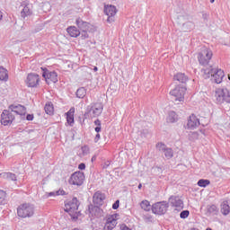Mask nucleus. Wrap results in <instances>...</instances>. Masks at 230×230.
<instances>
[{
	"mask_svg": "<svg viewBox=\"0 0 230 230\" xmlns=\"http://www.w3.org/2000/svg\"><path fill=\"white\" fill-rule=\"evenodd\" d=\"M17 215L20 218H31L35 215V205L31 203H22L17 208Z\"/></svg>",
	"mask_w": 230,
	"mask_h": 230,
	"instance_id": "1",
	"label": "nucleus"
},
{
	"mask_svg": "<svg viewBox=\"0 0 230 230\" xmlns=\"http://www.w3.org/2000/svg\"><path fill=\"white\" fill-rule=\"evenodd\" d=\"M211 58H213V51L208 48H203L198 54L199 66H209Z\"/></svg>",
	"mask_w": 230,
	"mask_h": 230,
	"instance_id": "2",
	"label": "nucleus"
},
{
	"mask_svg": "<svg viewBox=\"0 0 230 230\" xmlns=\"http://www.w3.org/2000/svg\"><path fill=\"white\" fill-rule=\"evenodd\" d=\"M102 112H103V104L102 102H95L87 107L84 116L90 114L91 118H98L102 116Z\"/></svg>",
	"mask_w": 230,
	"mask_h": 230,
	"instance_id": "3",
	"label": "nucleus"
},
{
	"mask_svg": "<svg viewBox=\"0 0 230 230\" xmlns=\"http://www.w3.org/2000/svg\"><path fill=\"white\" fill-rule=\"evenodd\" d=\"M186 90V85L177 84L174 89L171 90L170 94L171 96H173L174 102H184Z\"/></svg>",
	"mask_w": 230,
	"mask_h": 230,
	"instance_id": "4",
	"label": "nucleus"
},
{
	"mask_svg": "<svg viewBox=\"0 0 230 230\" xmlns=\"http://www.w3.org/2000/svg\"><path fill=\"white\" fill-rule=\"evenodd\" d=\"M170 208V203L168 201H158L152 206V211L155 215H166Z\"/></svg>",
	"mask_w": 230,
	"mask_h": 230,
	"instance_id": "5",
	"label": "nucleus"
},
{
	"mask_svg": "<svg viewBox=\"0 0 230 230\" xmlns=\"http://www.w3.org/2000/svg\"><path fill=\"white\" fill-rule=\"evenodd\" d=\"M41 71L45 82H52V84H57V82H58V74L56 71H50L47 67H41Z\"/></svg>",
	"mask_w": 230,
	"mask_h": 230,
	"instance_id": "6",
	"label": "nucleus"
},
{
	"mask_svg": "<svg viewBox=\"0 0 230 230\" xmlns=\"http://www.w3.org/2000/svg\"><path fill=\"white\" fill-rule=\"evenodd\" d=\"M84 181H85V174L78 171L71 174L68 182L73 186H82Z\"/></svg>",
	"mask_w": 230,
	"mask_h": 230,
	"instance_id": "7",
	"label": "nucleus"
},
{
	"mask_svg": "<svg viewBox=\"0 0 230 230\" xmlns=\"http://www.w3.org/2000/svg\"><path fill=\"white\" fill-rule=\"evenodd\" d=\"M216 98L218 103H222V102H226V103H230V92L227 88H219L216 91Z\"/></svg>",
	"mask_w": 230,
	"mask_h": 230,
	"instance_id": "8",
	"label": "nucleus"
},
{
	"mask_svg": "<svg viewBox=\"0 0 230 230\" xmlns=\"http://www.w3.org/2000/svg\"><path fill=\"white\" fill-rule=\"evenodd\" d=\"M104 13L107 15V22H114L116 19V13H118V9L114 5H104Z\"/></svg>",
	"mask_w": 230,
	"mask_h": 230,
	"instance_id": "9",
	"label": "nucleus"
},
{
	"mask_svg": "<svg viewBox=\"0 0 230 230\" xmlns=\"http://www.w3.org/2000/svg\"><path fill=\"white\" fill-rule=\"evenodd\" d=\"M78 206H80L78 199L73 198L72 200L65 204V211L69 215H73L78 211Z\"/></svg>",
	"mask_w": 230,
	"mask_h": 230,
	"instance_id": "10",
	"label": "nucleus"
},
{
	"mask_svg": "<svg viewBox=\"0 0 230 230\" xmlns=\"http://www.w3.org/2000/svg\"><path fill=\"white\" fill-rule=\"evenodd\" d=\"M13 119H15V116L11 113L8 110H4L1 114V123L6 127L8 125H12Z\"/></svg>",
	"mask_w": 230,
	"mask_h": 230,
	"instance_id": "11",
	"label": "nucleus"
},
{
	"mask_svg": "<svg viewBox=\"0 0 230 230\" xmlns=\"http://www.w3.org/2000/svg\"><path fill=\"white\" fill-rule=\"evenodd\" d=\"M39 82H40V77H39V75L35 73L29 74L25 80L27 87H37L39 85Z\"/></svg>",
	"mask_w": 230,
	"mask_h": 230,
	"instance_id": "12",
	"label": "nucleus"
},
{
	"mask_svg": "<svg viewBox=\"0 0 230 230\" xmlns=\"http://www.w3.org/2000/svg\"><path fill=\"white\" fill-rule=\"evenodd\" d=\"M9 111H11V112H14L18 116H21L22 119H24V116H26V107L21 104H11L9 106Z\"/></svg>",
	"mask_w": 230,
	"mask_h": 230,
	"instance_id": "13",
	"label": "nucleus"
},
{
	"mask_svg": "<svg viewBox=\"0 0 230 230\" xmlns=\"http://www.w3.org/2000/svg\"><path fill=\"white\" fill-rule=\"evenodd\" d=\"M199 125H200V120H199L195 114H191L188 119L187 128L190 130H195Z\"/></svg>",
	"mask_w": 230,
	"mask_h": 230,
	"instance_id": "14",
	"label": "nucleus"
},
{
	"mask_svg": "<svg viewBox=\"0 0 230 230\" xmlns=\"http://www.w3.org/2000/svg\"><path fill=\"white\" fill-rule=\"evenodd\" d=\"M224 76H226L224 70L214 68L212 77L214 78L216 84H222V80H224Z\"/></svg>",
	"mask_w": 230,
	"mask_h": 230,
	"instance_id": "15",
	"label": "nucleus"
},
{
	"mask_svg": "<svg viewBox=\"0 0 230 230\" xmlns=\"http://www.w3.org/2000/svg\"><path fill=\"white\" fill-rule=\"evenodd\" d=\"M105 200V194L101 191H97L93 196V202L96 206H102L103 201Z\"/></svg>",
	"mask_w": 230,
	"mask_h": 230,
	"instance_id": "16",
	"label": "nucleus"
},
{
	"mask_svg": "<svg viewBox=\"0 0 230 230\" xmlns=\"http://www.w3.org/2000/svg\"><path fill=\"white\" fill-rule=\"evenodd\" d=\"M173 80L174 82H179V84H181V85H186L189 78L188 75H186L184 73H177L174 75Z\"/></svg>",
	"mask_w": 230,
	"mask_h": 230,
	"instance_id": "17",
	"label": "nucleus"
},
{
	"mask_svg": "<svg viewBox=\"0 0 230 230\" xmlns=\"http://www.w3.org/2000/svg\"><path fill=\"white\" fill-rule=\"evenodd\" d=\"M88 210L90 215L97 217H102V213H103V210L100 207L94 205H89Z\"/></svg>",
	"mask_w": 230,
	"mask_h": 230,
	"instance_id": "18",
	"label": "nucleus"
},
{
	"mask_svg": "<svg viewBox=\"0 0 230 230\" xmlns=\"http://www.w3.org/2000/svg\"><path fill=\"white\" fill-rule=\"evenodd\" d=\"M75 24L81 31H89V22L82 20V18H77Z\"/></svg>",
	"mask_w": 230,
	"mask_h": 230,
	"instance_id": "19",
	"label": "nucleus"
},
{
	"mask_svg": "<svg viewBox=\"0 0 230 230\" xmlns=\"http://www.w3.org/2000/svg\"><path fill=\"white\" fill-rule=\"evenodd\" d=\"M169 202L172 204L174 208H182L184 206V202L179 197L171 196L169 198Z\"/></svg>",
	"mask_w": 230,
	"mask_h": 230,
	"instance_id": "20",
	"label": "nucleus"
},
{
	"mask_svg": "<svg viewBox=\"0 0 230 230\" xmlns=\"http://www.w3.org/2000/svg\"><path fill=\"white\" fill-rule=\"evenodd\" d=\"M220 211H221L222 215H224V217H227V215H229V213H230L229 201L224 200L220 204Z\"/></svg>",
	"mask_w": 230,
	"mask_h": 230,
	"instance_id": "21",
	"label": "nucleus"
},
{
	"mask_svg": "<svg viewBox=\"0 0 230 230\" xmlns=\"http://www.w3.org/2000/svg\"><path fill=\"white\" fill-rule=\"evenodd\" d=\"M218 207H217V205L213 204V205H208L207 207V214L209 217H216L217 215H218Z\"/></svg>",
	"mask_w": 230,
	"mask_h": 230,
	"instance_id": "22",
	"label": "nucleus"
},
{
	"mask_svg": "<svg viewBox=\"0 0 230 230\" xmlns=\"http://www.w3.org/2000/svg\"><path fill=\"white\" fill-rule=\"evenodd\" d=\"M67 33L70 35V37H79V35L82 33L80 31L75 27V26H70L66 29Z\"/></svg>",
	"mask_w": 230,
	"mask_h": 230,
	"instance_id": "23",
	"label": "nucleus"
},
{
	"mask_svg": "<svg viewBox=\"0 0 230 230\" xmlns=\"http://www.w3.org/2000/svg\"><path fill=\"white\" fill-rule=\"evenodd\" d=\"M201 73L203 75V78H205V80H208V78L213 76V73H215V68H213V66H210V68L201 69Z\"/></svg>",
	"mask_w": 230,
	"mask_h": 230,
	"instance_id": "24",
	"label": "nucleus"
},
{
	"mask_svg": "<svg viewBox=\"0 0 230 230\" xmlns=\"http://www.w3.org/2000/svg\"><path fill=\"white\" fill-rule=\"evenodd\" d=\"M114 227H116V219L108 218L104 225L103 230H112Z\"/></svg>",
	"mask_w": 230,
	"mask_h": 230,
	"instance_id": "25",
	"label": "nucleus"
},
{
	"mask_svg": "<svg viewBox=\"0 0 230 230\" xmlns=\"http://www.w3.org/2000/svg\"><path fill=\"white\" fill-rule=\"evenodd\" d=\"M33 13V11H31V8H30V5L27 4L23 7L22 11L21 12V17L23 19H26V17H30Z\"/></svg>",
	"mask_w": 230,
	"mask_h": 230,
	"instance_id": "26",
	"label": "nucleus"
},
{
	"mask_svg": "<svg viewBox=\"0 0 230 230\" xmlns=\"http://www.w3.org/2000/svg\"><path fill=\"white\" fill-rule=\"evenodd\" d=\"M1 176L6 181H13L14 182L17 181V176L13 172H3Z\"/></svg>",
	"mask_w": 230,
	"mask_h": 230,
	"instance_id": "27",
	"label": "nucleus"
},
{
	"mask_svg": "<svg viewBox=\"0 0 230 230\" xmlns=\"http://www.w3.org/2000/svg\"><path fill=\"white\" fill-rule=\"evenodd\" d=\"M0 80L2 82H6L8 80V71L3 66H0Z\"/></svg>",
	"mask_w": 230,
	"mask_h": 230,
	"instance_id": "28",
	"label": "nucleus"
},
{
	"mask_svg": "<svg viewBox=\"0 0 230 230\" xmlns=\"http://www.w3.org/2000/svg\"><path fill=\"white\" fill-rule=\"evenodd\" d=\"M178 118L175 111H170L167 116V123H176Z\"/></svg>",
	"mask_w": 230,
	"mask_h": 230,
	"instance_id": "29",
	"label": "nucleus"
},
{
	"mask_svg": "<svg viewBox=\"0 0 230 230\" xmlns=\"http://www.w3.org/2000/svg\"><path fill=\"white\" fill-rule=\"evenodd\" d=\"M44 111H45L46 114H49V116H51V114H53V112L55 111V110L53 108V103L47 102L45 104Z\"/></svg>",
	"mask_w": 230,
	"mask_h": 230,
	"instance_id": "30",
	"label": "nucleus"
},
{
	"mask_svg": "<svg viewBox=\"0 0 230 230\" xmlns=\"http://www.w3.org/2000/svg\"><path fill=\"white\" fill-rule=\"evenodd\" d=\"M87 94V90H85V88L84 87H80L79 89H77L76 93H75V96L76 98H85V95Z\"/></svg>",
	"mask_w": 230,
	"mask_h": 230,
	"instance_id": "31",
	"label": "nucleus"
},
{
	"mask_svg": "<svg viewBox=\"0 0 230 230\" xmlns=\"http://www.w3.org/2000/svg\"><path fill=\"white\" fill-rule=\"evenodd\" d=\"M140 208L144 209V211H150L152 209V206L150 205V201L148 200L141 201Z\"/></svg>",
	"mask_w": 230,
	"mask_h": 230,
	"instance_id": "32",
	"label": "nucleus"
},
{
	"mask_svg": "<svg viewBox=\"0 0 230 230\" xmlns=\"http://www.w3.org/2000/svg\"><path fill=\"white\" fill-rule=\"evenodd\" d=\"M195 28V24L191 22H187L182 24V30L185 31H191Z\"/></svg>",
	"mask_w": 230,
	"mask_h": 230,
	"instance_id": "33",
	"label": "nucleus"
},
{
	"mask_svg": "<svg viewBox=\"0 0 230 230\" xmlns=\"http://www.w3.org/2000/svg\"><path fill=\"white\" fill-rule=\"evenodd\" d=\"M167 148L168 146H166L163 142H159L156 144V149L158 150V152H163V154H165Z\"/></svg>",
	"mask_w": 230,
	"mask_h": 230,
	"instance_id": "34",
	"label": "nucleus"
},
{
	"mask_svg": "<svg viewBox=\"0 0 230 230\" xmlns=\"http://www.w3.org/2000/svg\"><path fill=\"white\" fill-rule=\"evenodd\" d=\"M209 184H211V181H209V180L200 179L198 181V186H199L200 188H206V186H209Z\"/></svg>",
	"mask_w": 230,
	"mask_h": 230,
	"instance_id": "35",
	"label": "nucleus"
},
{
	"mask_svg": "<svg viewBox=\"0 0 230 230\" xmlns=\"http://www.w3.org/2000/svg\"><path fill=\"white\" fill-rule=\"evenodd\" d=\"M6 192L3 190H0V205L4 206L6 204Z\"/></svg>",
	"mask_w": 230,
	"mask_h": 230,
	"instance_id": "36",
	"label": "nucleus"
},
{
	"mask_svg": "<svg viewBox=\"0 0 230 230\" xmlns=\"http://www.w3.org/2000/svg\"><path fill=\"white\" fill-rule=\"evenodd\" d=\"M164 154L166 159H172V157H173V149H172L171 147H168L165 153Z\"/></svg>",
	"mask_w": 230,
	"mask_h": 230,
	"instance_id": "37",
	"label": "nucleus"
},
{
	"mask_svg": "<svg viewBox=\"0 0 230 230\" xmlns=\"http://www.w3.org/2000/svg\"><path fill=\"white\" fill-rule=\"evenodd\" d=\"M143 220L146 224H152L154 222V217L150 215H145Z\"/></svg>",
	"mask_w": 230,
	"mask_h": 230,
	"instance_id": "38",
	"label": "nucleus"
},
{
	"mask_svg": "<svg viewBox=\"0 0 230 230\" xmlns=\"http://www.w3.org/2000/svg\"><path fill=\"white\" fill-rule=\"evenodd\" d=\"M188 217H190V210H182L181 213H180V217L181 218H188Z\"/></svg>",
	"mask_w": 230,
	"mask_h": 230,
	"instance_id": "39",
	"label": "nucleus"
},
{
	"mask_svg": "<svg viewBox=\"0 0 230 230\" xmlns=\"http://www.w3.org/2000/svg\"><path fill=\"white\" fill-rule=\"evenodd\" d=\"M66 121L70 124V126L75 123V116L74 115H66Z\"/></svg>",
	"mask_w": 230,
	"mask_h": 230,
	"instance_id": "40",
	"label": "nucleus"
},
{
	"mask_svg": "<svg viewBox=\"0 0 230 230\" xmlns=\"http://www.w3.org/2000/svg\"><path fill=\"white\" fill-rule=\"evenodd\" d=\"M109 166H111V161L110 160H107V161H105L102 164V170H107V168H109Z\"/></svg>",
	"mask_w": 230,
	"mask_h": 230,
	"instance_id": "41",
	"label": "nucleus"
},
{
	"mask_svg": "<svg viewBox=\"0 0 230 230\" xmlns=\"http://www.w3.org/2000/svg\"><path fill=\"white\" fill-rule=\"evenodd\" d=\"M81 150H82L83 154H84V155L89 154V146H82Z\"/></svg>",
	"mask_w": 230,
	"mask_h": 230,
	"instance_id": "42",
	"label": "nucleus"
},
{
	"mask_svg": "<svg viewBox=\"0 0 230 230\" xmlns=\"http://www.w3.org/2000/svg\"><path fill=\"white\" fill-rule=\"evenodd\" d=\"M119 208V199H117L113 205H112V209H118Z\"/></svg>",
	"mask_w": 230,
	"mask_h": 230,
	"instance_id": "43",
	"label": "nucleus"
},
{
	"mask_svg": "<svg viewBox=\"0 0 230 230\" xmlns=\"http://www.w3.org/2000/svg\"><path fill=\"white\" fill-rule=\"evenodd\" d=\"M66 115L68 116H75V107H72L67 112Z\"/></svg>",
	"mask_w": 230,
	"mask_h": 230,
	"instance_id": "44",
	"label": "nucleus"
},
{
	"mask_svg": "<svg viewBox=\"0 0 230 230\" xmlns=\"http://www.w3.org/2000/svg\"><path fill=\"white\" fill-rule=\"evenodd\" d=\"M35 116L33 114H27L26 119L27 121H33Z\"/></svg>",
	"mask_w": 230,
	"mask_h": 230,
	"instance_id": "45",
	"label": "nucleus"
},
{
	"mask_svg": "<svg viewBox=\"0 0 230 230\" xmlns=\"http://www.w3.org/2000/svg\"><path fill=\"white\" fill-rule=\"evenodd\" d=\"M56 195H57V197H58L60 195L64 196V195H66V190H57Z\"/></svg>",
	"mask_w": 230,
	"mask_h": 230,
	"instance_id": "46",
	"label": "nucleus"
},
{
	"mask_svg": "<svg viewBox=\"0 0 230 230\" xmlns=\"http://www.w3.org/2000/svg\"><path fill=\"white\" fill-rule=\"evenodd\" d=\"M81 35L83 39H89V34L87 33V31H82Z\"/></svg>",
	"mask_w": 230,
	"mask_h": 230,
	"instance_id": "47",
	"label": "nucleus"
},
{
	"mask_svg": "<svg viewBox=\"0 0 230 230\" xmlns=\"http://www.w3.org/2000/svg\"><path fill=\"white\" fill-rule=\"evenodd\" d=\"M101 139V136L100 133H97L93 138L94 143H98V141H100Z\"/></svg>",
	"mask_w": 230,
	"mask_h": 230,
	"instance_id": "48",
	"label": "nucleus"
},
{
	"mask_svg": "<svg viewBox=\"0 0 230 230\" xmlns=\"http://www.w3.org/2000/svg\"><path fill=\"white\" fill-rule=\"evenodd\" d=\"M93 123L96 127H102V120L100 119H95Z\"/></svg>",
	"mask_w": 230,
	"mask_h": 230,
	"instance_id": "49",
	"label": "nucleus"
},
{
	"mask_svg": "<svg viewBox=\"0 0 230 230\" xmlns=\"http://www.w3.org/2000/svg\"><path fill=\"white\" fill-rule=\"evenodd\" d=\"M190 136L193 137V139H199V133L198 132H191Z\"/></svg>",
	"mask_w": 230,
	"mask_h": 230,
	"instance_id": "50",
	"label": "nucleus"
},
{
	"mask_svg": "<svg viewBox=\"0 0 230 230\" xmlns=\"http://www.w3.org/2000/svg\"><path fill=\"white\" fill-rule=\"evenodd\" d=\"M95 132H97V134H100V132H102V126H96L94 128Z\"/></svg>",
	"mask_w": 230,
	"mask_h": 230,
	"instance_id": "51",
	"label": "nucleus"
},
{
	"mask_svg": "<svg viewBox=\"0 0 230 230\" xmlns=\"http://www.w3.org/2000/svg\"><path fill=\"white\" fill-rule=\"evenodd\" d=\"M47 197H57V191L49 192Z\"/></svg>",
	"mask_w": 230,
	"mask_h": 230,
	"instance_id": "52",
	"label": "nucleus"
},
{
	"mask_svg": "<svg viewBox=\"0 0 230 230\" xmlns=\"http://www.w3.org/2000/svg\"><path fill=\"white\" fill-rule=\"evenodd\" d=\"M120 229L121 230H132L128 226H127V225H121Z\"/></svg>",
	"mask_w": 230,
	"mask_h": 230,
	"instance_id": "53",
	"label": "nucleus"
},
{
	"mask_svg": "<svg viewBox=\"0 0 230 230\" xmlns=\"http://www.w3.org/2000/svg\"><path fill=\"white\" fill-rule=\"evenodd\" d=\"M79 170H85V164L82 163L78 165Z\"/></svg>",
	"mask_w": 230,
	"mask_h": 230,
	"instance_id": "54",
	"label": "nucleus"
},
{
	"mask_svg": "<svg viewBox=\"0 0 230 230\" xmlns=\"http://www.w3.org/2000/svg\"><path fill=\"white\" fill-rule=\"evenodd\" d=\"M94 161H96V155H93V156L92 157V163H94Z\"/></svg>",
	"mask_w": 230,
	"mask_h": 230,
	"instance_id": "55",
	"label": "nucleus"
},
{
	"mask_svg": "<svg viewBox=\"0 0 230 230\" xmlns=\"http://www.w3.org/2000/svg\"><path fill=\"white\" fill-rule=\"evenodd\" d=\"M0 21H3V12L0 11Z\"/></svg>",
	"mask_w": 230,
	"mask_h": 230,
	"instance_id": "56",
	"label": "nucleus"
},
{
	"mask_svg": "<svg viewBox=\"0 0 230 230\" xmlns=\"http://www.w3.org/2000/svg\"><path fill=\"white\" fill-rule=\"evenodd\" d=\"M93 71H94V72L98 71V66H94V67H93Z\"/></svg>",
	"mask_w": 230,
	"mask_h": 230,
	"instance_id": "57",
	"label": "nucleus"
},
{
	"mask_svg": "<svg viewBox=\"0 0 230 230\" xmlns=\"http://www.w3.org/2000/svg\"><path fill=\"white\" fill-rule=\"evenodd\" d=\"M141 188H143V185L140 183V184L138 185V190H141Z\"/></svg>",
	"mask_w": 230,
	"mask_h": 230,
	"instance_id": "58",
	"label": "nucleus"
},
{
	"mask_svg": "<svg viewBox=\"0 0 230 230\" xmlns=\"http://www.w3.org/2000/svg\"><path fill=\"white\" fill-rule=\"evenodd\" d=\"M210 3H215V0H210Z\"/></svg>",
	"mask_w": 230,
	"mask_h": 230,
	"instance_id": "59",
	"label": "nucleus"
},
{
	"mask_svg": "<svg viewBox=\"0 0 230 230\" xmlns=\"http://www.w3.org/2000/svg\"><path fill=\"white\" fill-rule=\"evenodd\" d=\"M206 15H207V14H203L204 19H206Z\"/></svg>",
	"mask_w": 230,
	"mask_h": 230,
	"instance_id": "60",
	"label": "nucleus"
},
{
	"mask_svg": "<svg viewBox=\"0 0 230 230\" xmlns=\"http://www.w3.org/2000/svg\"><path fill=\"white\" fill-rule=\"evenodd\" d=\"M228 78H229V80H230V76L228 75Z\"/></svg>",
	"mask_w": 230,
	"mask_h": 230,
	"instance_id": "61",
	"label": "nucleus"
}]
</instances>
